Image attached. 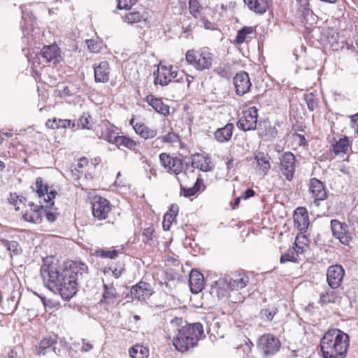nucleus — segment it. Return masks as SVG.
Instances as JSON below:
<instances>
[{"label": "nucleus", "instance_id": "obj_1", "mask_svg": "<svg viewBox=\"0 0 358 358\" xmlns=\"http://www.w3.org/2000/svg\"><path fill=\"white\" fill-rule=\"evenodd\" d=\"M87 266L82 262H71L62 272L54 264H44L41 268L43 282L50 291L69 300L78 291V285L87 274Z\"/></svg>", "mask_w": 358, "mask_h": 358}, {"label": "nucleus", "instance_id": "obj_2", "mask_svg": "<svg viewBox=\"0 0 358 358\" xmlns=\"http://www.w3.org/2000/svg\"><path fill=\"white\" fill-rule=\"evenodd\" d=\"M349 345L348 334L338 329L328 330L320 344L323 358H345Z\"/></svg>", "mask_w": 358, "mask_h": 358}, {"label": "nucleus", "instance_id": "obj_3", "mask_svg": "<svg viewBox=\"0 0 358 358\" xmlns=\"http://www.w3.org/2000/svg\"><path fill=\"white\" fill-rule=\"evenodd\" d=\"M203 336V325L195 322L180 329L179 332L173 337L172 342L178 351L184 352L195 347Z\"/></svg>", "mask_w": 358, "mask_h": 358}, {"label": "nucleus", "instance_id": "obj_4", "mask_svg": "<svg viewBox=\"0 0 358 358\" xmlns=\"http://www.w3.org/2000/svg\"><path fill=\"white\" fill-rule=\"evenodd\" d=\"M213 57V54L208 48L199 51L189 50L186 53L187 63L200 71L209 69L212 66Z\"/></svg>", "mask_w": 358, "mask_h": 358}, {"label": "nucleus", "instance_id": "obj_5", "mask_svg": "<svg viewBox=\"0 0 358 358\" xmlns=\"http://www.w3.org/2000/svg\"><path fill=\"white\" fill-rule=\"evenodd\" d=\"M280 343L278 338L272 334L262 335L257 343V349L263 357L275 355L280 349Z\"/></svg>", "mask_w": 358, "mask_h": 358}, {"label": "nucleus", "instance_id": "obj_6", "mask_svg": "<svg viewBox=\"0 0 358 358\" xmlns=\"http://www.w3.org/2000/svg\"><path fill=\"white\" fill-rule=\"evenodd\" d=\"M330 224L333 236L338 239L341 243L348 245L352 240L353 235L350 227L338 220H331Z\"/></svg>", "mask_w": 358, "mask_h": 358}, {"label": "nucleus", "instance_id": "obj_7", "mask_svg": "<svg viewBox=\"0 0 358 358\" xmlns=\"http://www.w3.org/2000/svg\"><path fill=\"white\" fill-rule=\"evenodd\" d=\"M257 121L258 110L252 106L243 113V116L237 122V127L244 131L255 130L257 129Z\"/></svg>", "mask_w": 358, "mask_h": 358}, {"label": "nucleus", "instance_id": "obj_8", "mask_svg": "<svg viewBox=\"0 0 358 358\" xmlns=\"http://www.w3.org/2000/svg\"><path fill=\"white\" fill-rule=\"evenodd\" d=\"M280 127L281 124L278 121L273 124L267 120L260 121L257 128L258 134L264 141H273L278 136Z\"/></svg>", "mask_w": 358, "mask_h": 358}, {"label": "nucleus", "instance_id": "obj_9", "mask_svg": "<svg viewBox=\"0 0 358 358\" xmlns=\"http://www.w3.org/2000/svg\"><path fill=\"white\" fill-rule=\"evenodd\" d=\"M295 156L291 152H285L280 157V170L289 181L292 180L295 172Z\"/></svg>", "mask_w": 358, "mask_h": 358}, {"label": "nucleus", "instance_id": "obj_10", "mask_svg": "<svg viewBox=\"0 0 358 358\" xmlns=\"http://www.w3.org/2000/svg\"><path fill=\"white\" fill-rule=\"evenodd\" d=\"M172 66L169 67L166 66H162L158 68L157 72L154 73L155 84L160 85L162 86L167 85L174 78H176L178 75V71L173 69Z\"/></svg>", "mask_w": 358, "mask_h": 358}, {"label": "nucleus", "instance_id": "obj_11", "mask_svg": "<svg viewBox=\"0 0 358 358\" xmlns=\"http://www.w3.org/2000/svg\"><path fill=\"white\" fill-rule=\"evenodd\" d=\"M344 275L345 271L342 266L338 264L330 266L327 271V280L329 286L333 289L340 287Z\"/></svg>", "mask_w": 358, "mask_h": 358}, {"label": "nucleus", "instance_id": "obj_12", "mask_svg": "<svg viewBox=\"0 0 358 358\" xmlns=\"http://www.w3.org/2000/svg\"><path fill=\"white\" fill-rule=\"evenodd\" d=\"M309 191L311 194V198L313 199V203L318 207L321 201H324L327 197V194L323 183L317 178H312L310 180Z\"/></svg>", "mask_w": 358, "mask_h": 358}, {"label": "nucleus", "instance_id": "obj_13", "mask_svg": "<svg viewBox=\"0 0 358 358\" xmlns=\"http://www.w3.org/2000/svg\"><path fill=\"white\" fill-rule=\"evenodd\" d=\"M92 210L94 218L99 220H105L110 211V203L101 197L94 198L92 203Z\"/></svg>", "mask_w": 358, "mask_h": 358}, {"label": "nucleus", "instance_id": "obj_14", "mask_svg": "<svg viewBox=\"0 0 358 358\" xmlns=\"http://www.w3.org/2000/svg\"><path fill=\"white\" fill-rule=\"evenodd\" d=\"M234 84L236 88V93L238 96L246 94L251 87V83L249 75L245 71H240L234 78Z\"/></svg>", "mask_w": 358, "mask_h": 358}, {"label": "nucleus", "instance_id": "obj_15", "mask_svg": "<svg viewBox=\"0 0 358 358\" xmlns=\"http://www.w3.org/2000/svg\"><path fill=\"white\" fill-rule=\"evenodd\" d=\"M159 159L163 166L168 168L176 175L182 173L183 170V163L180 158L171 156L166 153H162L159 155Z\"/></svg>", "mask_w": 358, "mask_h": 358}, {"label": "nucleus", "instance_id": "obj_16", "mask_svg": "<svg viewBox=\"0 0 358 358\" xmlns=\"http://www.w3.org/2000/svg\"><path fill=\"white\" fill-rule=\"evenodd\" d=\"M39 202L41 205L35 204L33 202L29 203L30 210L23 213L22 218L24 220L31 223H39L41 222L45 206L43 205L41 200Z\"/></svg>", "mask_w": 358, "mask_h": 358}, {"label": "nucleus", "instance_id": "obj_17", "mask_svg": "<svg viewBox=\"0 0 358 358\" xmlns=\"http://www.w3.org/2000/svg\"><path fill=\"white\" fill-rule=\"evenodd\" d=\"M130 293L133 299L143 301L152 294V290L150 284L141 281L131 288Z\"/></svg>", "mask_w": 358, "mask_h": 358}, {"label": "nucleus", "instance_id": "obj_18", "mask_svg": "<svg viewBox=\"0 0 358 358\" xmlns=\"http://www.w3.org/2000/svg\"><path fill=\"white\" fill-rule=\"evenodd\" d=\"M94 80L96 83H106L110 79V68L107 61H101L100 63L93 65Z\"/></svg>", "mask_w": 358, "mask_h": 358}, {"label": "nucleus", "instance_id": "obj_19", "mask_svg": "<svg viewBox=\"0 0 358 358\" xmlns=\"http://www.w3.org/2000/svg\"><path fill=\"white\" fill-rule=\"evenodd\" d=\"M104 291L103 292L102 299L100 301L101 304L106 306V308L113 306L120 298L115 287L113 283L103 285Z\"/></svg>", "mask_w": 358, "mask_h": 358}, {"label": "nucleus", "instance_id": "obj_20", "mask_svg": "<svg viewBox=\"0 0 358 358\" xmlns=\"http://www.w3.org/2000/svg\"><path fill=\"white\" fill-rule=\"evenodd\" d=\"M96 134L98 137L101 139L105 140L108 143H114L117 136L115 133V128L108 121L103 122L101 125H99L96 129Z\"/></svg>", "mask_w": 358, "mask_h": 358}, {"label": "nucleus", "instance_id": "obj_21", "mask_svg": "<svg viewBox=\"0 0 358 358\" xmlns=\"http://www.w3.org/2000/svg\"><path fill=\"white\" fill-rule=\"evenodd\" d=\"M57 342L52 338H45L41 341L37 349V354L42 355H58L60 350L56 347Z\"/></svg>", "mask_w": 358, "mask_h": 358}, {"label": "nucleus", "instance_id": "obj_22", "mask_svg": "<svg viewBox=\"0 0 358 358\" xmlns=\"http://www.w3.org/2000/svg\"><path fill=\"white\" fill-rule=\"evenodd\" d=\"M295 226L301 232H306L309 226V217L307 210L303 207H299L294 214Z\"/></svg>", "mask_w": 358, "mask_h": 358}, {"label": "nucleus", "instance_id": "obj_23", "mask_svg": "<svg viewBox=\"0 0 358 358\" xmlns=\"http://www.w3.org/2000/svg\"><path fill=\"white\" fill-rule=\"evenodd\" d=\"M248 275L243 272L236 273L227 282V287L232 290H238L245 287L249 283Z\"/></svg>", "mask_w": 358, "mask_h": 358}, {"label": "nucleus", "instance_id": "obj_24", "mask_svg": "<svg viewBox=\"0 0 358 358\" xmlns=\"http://www.w3.org/2000/svg\"><path fill=\"white\" fill-rule=\"evenodd\" d=\"M59 48L57 45L44 46L41 50V56L46 62H52L56 65L61 59L59 52Z\"/></svg>", "mask_w": 358, "mask_h": 358}, {"label": "nucleus", "instance_id": "obj_25", "mask_svg": "<svg viewBox=\"0 0 358 358\" xmlns=\"http://www.w3.org/2000/svg\"><path fill=\"white\" fill-rule=\"evenodd\" d=\"M189 284L192 293L197 294L201 292L204 287L203 274L198 271L192 270L189 274Z\"/></svg>", "mask_w": 358, "mask_h": 358}, {"label": "nucleus", "instance_id": "obj_26", "mask_svg": "<svg viewBox=\"0 0 358 358\" xmlns=\"http://www.w3.org/2000/svg\"><path fill=\"white\" fill-rule=\"evenodd\" d=\"M130 124L133 126L135 132L144 139L153 138L157 134L156 129H152L142 122H136L134 124V119L130 120Z\"/></svg>", "mask_w": 358, "mask_h": 358}, {"label": "nucleus", "instance_id": "obj_27", "mask_svg": "<svg viewBox=\"0 0 358 358\" xmlns=\"http://www.w3.org/2000/svg\"><path fill=\"white\" fill-rule=\"evenodd\" d=\"M145 101L156 112L164 115L169 114V106L165 104L162 99L156 98L152 94H149L145 97Z\"/></svg>", "mask_w": 358, "mask_h": 358}, {"label": "nucleus", "instance_id": "obj_28", "mask_svg": "<svg viewBox=\"0 0 358 358\" xmlns=\"http://www.w3.org/2000/svg\"><path fill=\"white\" fill-rule=\"evenodd\" d=\"M248 8L257 14H264L268 8V3L266 0H243Z\"/></svg>", "mask_w": 358, "mask_h": 358}, {"label": "nucleus", "instance_id": "obj_29", "mask_svg": "<svg viewBox=\"0 0 358 358\" xmlns=\"http://www.w3.org/2000/svg\"><path fill=\"white\" fill-rule=\"evenodd\" d=\"M234 129V125L231 123L227 124L224 127L217 129L214 133L215 138L220 142L228 141L231 136Z\"/></svg>", "mask_w": 358, "mask_h": 358}, {"label": "nucleus", "instance_id": "obj_30", "mask_svg": "<svg viewBox=\"0 0 358 358\" xmlns=\"http://www.w3.org/2000/svg\"><path fill=\"white\" fill-rule=\"evenodd\" d=\"M210 160L202 155L196 154L192 157V166L202 171L207 172L210 170Z\"/></svg>", "mask_w": 358, "mask_h": 358}, {"label": "nucleus", "instance_id": "obj_31", "mask_svg": "<svg viewBox=\"0 0 358 358\" xmlns=\"http://www.w3.org/2000/svg\"><path fill=\"white\" fill-rule=\"evenodd\" d=\"M45 126L52 129L59 128L65 129L67 127H74L75 123H72L70 120H62L55 117L52 120H48L45 122Z\"/></svg>", "mask_w": 358, "mask_h": 358}, {"label": "nucleus", "instance_id": "obj_32", "mask_svg": "<svg viewBox=\"0 0 358 358\" xmlns=\"http://www.w3.org/2000/svg\"><path fill=\"white\" fill-rule=\"evenodd\" d=\"M113 144H115L119 148L123 147L127 148L131 150H135L137 145V143L133 139L127 136L118 135L116 136L115 139H114Z\"/></svg>", "mask_w": 358, "mask_h": 358}, {"label": "nucleus", "instance_id": "obj_33", "mask_svg": "<svg viewBox=\"0 0 358 358\" xmlns=\"http://www.w3.org/2000/svg\"><path fill=\"white\" fill-rule=\"evenodd\" d=\"M339 295L337 292L334 290H327L324 293L320 294L319 303L322 306L327 305L328 303H334L338 301Z\"/></svg>", "mask_w": 358, "mask_h": 358}, {"label": "nucleus", "instance_id": "obj_34", "mask_svg": "<svg viewBox=\"0 0 358 358\" xmlns=\"http://www.w3.org/2000/svg\"><path fill=\"white\" fill-rule=\"evenodd\" d=\"M350 146V141L348 136H344L338 141H336L333 145L334 152L338 155L340 154H345L348 152Z\"/></svg>", "mask_w": 358, "mask_h": 358}, {"label": "nucleus", "instance_id": "obj_35", "mask_svg": "<svg viewBox=\"0 0 358 358\" xmlns=\"http://www.w3.org/2000/svg\"><path fill=\"white\" fill-rule=\"evenodd\" d=\"M129 353L131 358H148L149 350L146 347L137 344L129 349Z\"/></svg>", "mask_w": 358, "mask_h": 358}, {"label": "nucleus", "instance_id": "obj_36", "mask_svg": "<svg viewBox=\"0 0 358 358\" xmlns=\"http://www.w3.org/2000/svg\"><path fill=\"white\" fill-rule=\"evenodd\" d=\"M255 159L262 171L266 173L271 168L270 157L268 155H265L264 152H259L255 155Z\"/></svg>", "mask_w": 358, "mask_h": 358}, {"label": "nucleus", "instance_id": "obj_37", "mask_svg": "<svg viewBox=\"0 0 358 358\" xmlns=\"http://www.w3.org/2000/svg\"><path fill=\"white\" fill-rule=\"evenodd\" d=\"M255 29L253 27H243L241 29L238 31L235 42L240 45L247 41L248 38H250L249 35L253 34Z\"/></svg>", "mask_w": 358, "mask_h": 358}, {"label": "nucleus", "instance_id": "obj_38", "mask_svg": "<svg viewBox=\"0 0 358 358\" xmlns=\"http://www.w3.org/2000/svg\"><path fill=\"white\" fill-rule=\"evenodd\" d=\"M186 321L183 320L181 317H175L172 319L168 326L169 331H172L174 333H178L180 329H182L187 325H189Z\"/></svg>", "mask_w": 358, "mask_h": 358}, {"label": "nucleus", "instance_id": "obj_39", "mask_svg": "<svg viewBox=\"0 0 358 358\" xmlns=\"http://www.w3.org/2000/svg\"><path fill=\"white\" fill-rule=\"evenodd\" d=\"M1 242L3 246L6 248V249L10 252V255H18L22 251L20 244L17 241H10L8 240L2 239L1 240Z\"/></svg>", "mask_w": 358, "mask_h": 358}, {"label": "nucleus", "instance_id": "obj_40", "mask_svg": "<svg viewBox=\"0 0 358 358\" xmlns=\"http://www.w3.org/2000/svg\"><path fill=\"white\" fill-rule=\"evenodd\" d=\"M213 72L225 79H229L232 76L230 66L228 64H220L218 66L214 68Z\"/></svg>", "mask_w": 358, "mask_h": 358}, {"label": "nucleus", "instance_id": "obj_41", "mask_svg": "<svg viewBox=\"0 0 358 358\" xmlns=\"http://www.w3.org/2000/svg\"><path fill=\"white\" fill-rule=\"evenodd\" d=\"M188 5L190 14L194 18H198L200 16L201 10L203 8L200 0H189Z\"/></svg>", "mask_w": 358, "mask_h": 358}, {"label": "nucleus", "instance_id": "obj_42", "mask_svg": "<svg viewBox=\"0 0 358 358\" xmlns=\"http://www.w3.org/2000/svg\"><path fill=\"white\" fill-rule=\"evenodd\" d=\"M56 194L57 192L55 190H50V192L48 190L47 193L42 197V203L45 209L52 208L55 204L53 199L55 198Z\"/></svg>", "mask_w": 358, "mask_h": 358}, {"label": "nucleus", "instance_id": "obj_43", "mask_svg": "<svg viewBox=\"0 0 358 358\" xmlns=\"http://www.w3.org/2000/svg\"><path fill=\"white\" fill-rule=\"evenodd\" d=\"M36 193L40 200L42 201V197L47 193L48 190V187L46 185L43 184V178L41 177H38L36 180Z\"/></svg>", "mask_w": 358, "mask_h": 358}, {"label": "nucleus", "instance_id": "obj_44", "mask_svg": "<svg viewBox=\"0 0 358 358\" xmlns=\"http://www.w3.org/2000/svg\"><path fill=\"white\" fill-rule=\"evenodd\" d=\"M142 17L143 16L140 14L139 12H129L125 15L124 20L129 24H134L139 22Z\"/></svg>", "mask_w": 358, "mask_h": 358}, {"label": "nucleus", "instance_id": "obj_45", "mask_svg": "<svg viewBox=\"0 0 358 358\" xmlns=\"http://www.w3.org/2000/svg\"><path fill=\"white\" fill-rule=\"evenodd\" d=\"M297 260V257L295 255V251L291 248L288 250L287 253L281 255L280 262L281 264H285L288 262H296Z\"/></svg>", "mask_w": 358, "mask_h": 358}, {"label": "nucleus", "instance_id": "obj_46", "mask_svg": "<svg viewBox=\"0 0 358 358\" xmlns=\"http://www.w3.org/2000/svg\"><path fill=\"white\" fill-rule=\"evenodd\" d=\"M276 313L277 308L273 307L263 309L260 312L261 317L268 321H271Z\"/></svg>", "mask_w": 358, "mask_h": 358}, {"label": "nucleus", "instance_id": "obj_47", "mask_svg": "<svg viewBox=\"0 0 358 358\" xmlns=\"http://www.w3.org/2000/svg\"><path fill=\"white\" fill-rule=\"evenodd\" d=\"M308 108L310 111H313L317 107L316 98L313 94H306L304 96Z\"/></svg>", "mask_w": 358, "mask_h": 358}, {"label": "nucleus", "instance_id": "obj_48", "mask_svg": "<svg viewBox=\"0 0 358 358\" xmlns=\"http://www.w3.org/2000/svg\"><path fill=\"white\" fill-rule=\"evenodd\" d=\"M90 115L87 114H83L77 122L78 127H80L82 129H91V127L89 126Z\"/></svg>", "mask_w": 358, "mask_h": 358}, {"label": "nucleus", "instance_id": "obj_49", "mask_svg": "<svg viewBox=\"0 0 358 358\" xmlns=\"http://www.w3.org/2000/svg\"><path fill=\"white\" fill-rule=\"evenodd\" d=\"M99 257L102 258L115 259L117 257L118 252L116 250H101L97 251Z\"/></svg>", "mask_w": 358, "mask_h": 358}, {"label": "nucleus", "instance_id": "obj_50", "mask_svg": "<svg viewBox=\"0 0 358 358\" xmlns=\"http://www.w3.org/2000/svg\"><path fill=\"white\" fill-rule=\"evenodd\" d=\"M298 242H300V237L297 236L294 242V247L292 248L295 251V255L299 258V255L303 254L307 247L306 243H304L303 245H299Z\"/></svg>", "mask_w": 358, "mask_h": 358}, {"label": "nucleus", "instance_id": "obj_51", "mask_svg": "<svg viewBox=\"0 0 358 358\" xmlns=\"http://www.w3.org/2000/svg\"><path fill=\"white\" fill-rule=\"evenodd\" d=\"M157 140L165 143H174L178 141V136L173 132H169L164 136L157 138Z\"/></svg>", "mask_w": 358, "mask_h": 358}, {"label": "nucleus", "instance_id": "obj_52", "mask_svg": "<svg viewBox=\"0 0 358 358\" xmlns=\"http://www.w3.org/2000/svg\"><path fill=\"white\" fill-rule=\"evenodd\" d=\"M117 8L119 9H130L134 6L136 0H117Z\"/></svg>", "mask_w": 358, "mask_h": 358}, {"label": "nucleus", "instance_id": "obj_53", "mask_svg": "<svg viewBox=\"0 0 358 358\" xmlns=\"http://www.w3.org/2000/svg\"><path fill=\"white\" fill-rule=\"evenodd\" d=\"M199 180H197L194 184V186L192 188L183 189L184 196L185 197H189L194 195L199 189Z\"/></svg>", "mask_w": 358, "mask_h": 358}, {"label": "nucleus", "instance_id": "obj_54", "mask_svg": "<svg viewBox=\"0 0 358 358\" xmlns=\"http://www.w3.org/2000/svg\"><path fill=\"white\" fill-rule=\"evenodd\" d=\"M155 230L152 227H148L143 230V236L145 238V239L143 240L144 242H148L149 241L152 239L153 234H154Z\"/></svg>", "mask_w": 358, "mask_h": 358}, {"label": "nucleus", "instance_id": "obj_55", "mask_svg": "<svg viewBox=\"0 0 358 358\" xmlns=\"http://www.w3.org/2000/svg\"><path fill=\"white\" fill-rule=\"evenodd\" d=\"M217 322H216L213 326L210 325L208 329V334H210L211 336L213 335L215 338H223L224 334L222 331H215V327L217 325Z\"/></svg>", "mask_w": 358, "mask_h": 358}, {"label": "nucleus", "instance_id": "obj_56", "mask_svg": "<svg viewBox=\"0 0 358 358\" xmlns=\"http://www.w3.org/2000/svg\"><path fill=\"white\" fill-rule=\"evenodd\" d=\"M86 44L87 45V48L89 50L92 52H99V48L97 43L94 40H87Z\"/></svg>", "mask_w": 358, "mask_h": 358}, {"label": "nucleus", "instance_id": "obj_57", "mask_svg": "<svg viewBox=\"0 0 358 358\" xmlns=\"http://www.w3.org/2000/svg\"><path fill=\"white\" fill-rule=\"evenodd\" d=\"M173 220V217L172 215L166 214L164 215V220L163 222V228L165 230L169 229L170 225L172 223Z\"/></svg>", "mask_w": 358, "mask_h": 358}, {"label": "nucleus", "instance_id": "obj_58", "mask_svg": "<svg viewBox=\"0 0 358 358\" xmlns=\"http://www.w3.org/2000/svg\"><path fill=\"white\" fill-rule=\"evenodd\" d=\"M82 348L81 351L87 352L90 351L93 348V345L88 342L86 339L83 338L82 339Z\"/></svg>", "mask_w": 358, "mask_h": 358}, {"label": "nucleus", "instance_id": "obj_59", "mask_svg": "<svg viewBox=\"0 0 358 358\" xmlns=\"http://www.w3.org/2000/svg\"><path fill=\"white\" fill-rule=\"evenodd\" d=\"M351 127L358 133V113L350 116Z\"/></svg>", "mask_w": 358, "mask_h": 358}, {"label": "nucleus", "instance_id": "obj_60", "mask_svg": "<svg viewBox=\"0 0 358 358\" xmlns=\"http://www.w3.org/2000/svg\"><path fill=\"white\" fill-rule=\"evenodd\" d=\"M22 197L20 198L17 194H10L9 201L10 203L13 204L14 206H17L18 200L20 202H22Z\"/></svg>", "mask_w": 358, "mask_h": 358}, {"label": "nucleus", "instance_id": "obj_61", "mask_svg": "<svg viewBox=\"0 0 358 358\" xmlns=\"http://www.w3.org/2000/svg\"><path fill=\"white\" fill-rule=\"evenodd\" d=\"M255 194V192L252 189H248L245 192L243 193V197L245 199H248L252 196H253Z\"/></svg>", "mask_w": 358, "mask_h": 358}, {"label": "nucleus", "instance_id": "obj_62", "mask_svg": "<svg viewBox=\"0 0 358 358\" xmlns=\"http://www.w3.org/2000/svg\"><path fill=\"white\" fill-rule=\"evenodd\" d=\"M45 215L49 222H54L56 219V214L52 212H45Z\"/></svg>", "mask_w": 358, "mask_h": 358}, {"label": "nucleus", "instance_id": "obj_63", "mask_svg": "<svg viewBox=\"0 0 358 358\" xmlns=\"http://www.w3.org/2000/svg\"><path fill=\"white\" fill-rule=\"evenodd\" d=\"M110 269L112 270L113 275L115 278H118L122 275V271L124 270L123 268H121L120 269L116 268L112 269L111 268H110Z\"/></svg>", "mask_w": 358, "mask_h": 358}, {"label": "nucleus", "instance_id": "obj_64", "mask_svg": "<svg viewBox=\"0 0 358 358\" xmlns=\"http://www.w3.org/2000/svg\"><path fill=\"white\" fill-rule=\"evenodd\" d=\"M185 76L186 74L183 72V71H181V72H178V77L176 79V82L177 83H183L185 80Z\"/></svg>", "mask_w": 358, "mask_h": 358}]
</instances>
